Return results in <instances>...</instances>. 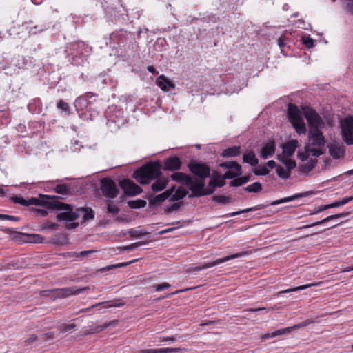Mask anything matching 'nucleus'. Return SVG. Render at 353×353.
Returning a JSON list of instances; mask_svg holds the SVG:
<instances>
[{
	"mask_svg": "<svg viewBox=\"0 0 353 353\" xmlns=\"http://www.w3.org/2000/svg\"><path fill=\"white\" fill-rule=\"evenodd\" d=\"M262 185L260 182H254L244 188V190L248 192L258 193L262 190Z\"/></svg>",
	"mask_w": 353,
	"mask_h": 353,
	"instance_id": "obj_39",
	"label": "nucleus"
},
{
	"mask_svg": "<svg viewBox=\"0 0 353 353\" xmlns=\"http://www.w3.org/2000/svg\"><path fill=\"white\" fill-rule=\"evenodd\" d=\"M182 162L176 156L170 157L164 160L162 169L163 170L174 172L181 169Z\"/></svg>",
	"mask_w": 353,
	"mask_h": 353,
	"instance_id": "obj_17",
	"label": "nucleus"
},
{
	"mask_svg": "<svg viewBox=\"0 0 353 353\" xmlns=\"http://www.w3.org/2000/svg\"><path fill=\"white\" fill-rule=\"evenodd\" d=\"M174 189L175 185H172L169 189L166 190L165 191L155 196H154L153 194H150L148 197L149 201V206L155 207L163 203L166 199H169V197L174 192Z\"/></svg>",
	"mask_w": 353,
	"mask_h": 353,
	"instance_id": "obj_13",
	"label": "nucleus"
},
{
	"mask_svg": "<svg viewBox=\"0 0 353 353\" xmlns=\"http://www.w3.org/2000/svg\"><path fill=\"white\" fill-rule=\"evenodd\" d=\"M252 176L251 175H245L241 177H236L232 181L230 182V186L231 187H238L241 186L243 184L247 183L248 181H251Z\"/></svg>",
	"mask_w": 353,
	"mask_h": 353,
	"instance_id": "obj_31",
	"label": "nucleus"
},
{
	"mask_svg": "<svg viewBox=\"0 0 353 353\" xmlns=\"http://www.w3.org/2000/svg\"><path fill=\"white\" fill-rule=\"evenodd\" d=\"M352 201H353V196H345V197L343 198L340 201H334L332 203H330V206H331V208H336V207H339V206H341V205H345V204H347L349 202H351Z\"/></svg>",
	"mask_w": 353,
	"mask_h": 353,
	"instance_id": "obj_43",
	"label": "nucleus"
},
{
	"mask_svg": "<svg viewBox=\"0 0 353 353\" xmlns=\"http://www.w3.org/2000/svg\"><path fill=\"white\" fill-rule=\"evenodd\" d=\"M250 252H249V251H243V252H239L236 254H231L230 256H227L221 258V259H216V260L211 261V262L204 263L201 265L195 267L194 270L196 271H200V270H202L204 269H208V268H212L213 266L219 265L222 263L230 261L231 259H234L236 258H239V257L248 255L250 254Z\"/></svg>",
	"mask_w": 353,
	"mask_h": 353,
	"instance_id": "obj_9",
	"label": "nucleus"
},
{
	"mask_svg": "<svg viewBox=\"0 0 353 353\" xmlns=\"http://www.w3.org/2000/svg\"><path fill=\"white\" fill-rule=\"evenodd\" d=\"M41 337L45 341L52 340L54 338V332H49L48 333L43 334L41 335Z\"/></svg>",
	"mask_w": 353,
	"mask_h": 353,
	"instance_id": "obj_64",
	"label": "nucleus"
},
{
	"mask_svg": "<svg viewBox=\"0 0 353 353\" xmlns=\"http://www.w3.org/2000/svg\"><path fill=\"white\" fill-rule=\"evenodd\" d=\"M330 208H331L330 204L320 205L316 210H314L312 212H310L309 214L310 215L316 214H318V213H319L321 212H323V211H324L325 210H327V209H330Z\"/></svg>",
	"mask_w": 353,
	"mask_h": 353,
	"instance_id": "obj_59",
	"label": "nucleus"
},
{
	"mask_svg": "<svg viewBox=\"0 0 353 353\" xmlns=\"http://www.w3.org/2000/svg\"><path fill=\"white\" fill-rule=\"evenodd\" d=\"M205 181L202 182L201 186H198V185L192 186L190 188V191L192 193L188 196L189 198L193 197H200L203 196L210 195L214 193V188L209 187L205 189Z\"/></svg>",
	"mask_w": 353,
	"mask_h": 353,
	"instance_id": "obj_16",
	"label": "nucleus"
},
{
	"mask_svg": "<svg viewBox=\"0 0 353 353\" xmlns=\"http://www.w3.org/2000/svg\"><path fill=\"white\" fill-rule=\"evenodd\" d=\"M341 125L343 140L348 145H353V117L344 119Z\"/></svg>",
	"mask_w": 353,
	"mask_h": 353,
	"instance_id": "obj_7",
	"label": "nucleus"
},
{
	"mask_svg": "<svg viewBox=\"0 0 353 353\" xmlns=\"http://www.w3.org/2000/svg\"><path fill=\"white\" fill-rule=\"evenodd\" d=\"M187 166L192 174L193 185L201 186L202 182L210 176L211 168L206 163L191 160Z\"/></svg>",
	"mask_w": 353,
	"mask_h": 353,
	"instance_id": "obj_2",
	"label": "nucleus"
},
{
	"mask_svg": "<svg viewBox=\"0 0 353 353\" xmlns=\"http://www.w3.org/2000/svg\"><path fill=\"white\" fill-rule=\"evenodd\" d=\"M57 108L61 109L63 112H65L67 114H70V106L68 105V103L62 101V100H59L58 102H57Z\"/></svg>",
	"mask_w": 353,
	"mask_h": 353,
	"instance_id": "obj_53",
	"label": "nucleus"
},
{
	"mask_svg": "<svg viewBox=\"0 0 353 353\" xmlns=\"http://www.w3.org/2000/svg\"><path fill=\"white\" fill-rule=\"evenodd\" d=\"M307 195H308V194L307 192L296 194H294V195L290 196H287V197H284V198L279 199V200L274 201L272 203H270V205H279V204H281V203H285V202L292 201H294L296 199L302 198V197L306 196Z\"/></svg>",
	"mask_w": 353,
	"mask_h": 353,
	"instance_id": "obj_26",
	"label": "nucleus"
},
{
	"mask_svg": "<svg viewBox=\"0 0 353 353\" xmlns=\"http://www.w3.org/2000/svg\"><path fill=\"white\" fill-rule=\"evenodd\" d=\"M330 155L335 159L343 158L345 155V147L336 143L331 144L328 146Z\"/></svg>",
	"mask_w": 353,
	"mask_h": 353,
	"instance_id": "obj_22",
	"label": "nucleus"
},
{
	"mask_svg": "<svg viewBox=\"0 0 353 353\" xmlns=\"http://www.w3.org/2000/svg\"><path fill=\"white\" fill-rule=\"evenodd\" d=\"M39 337L36 334H31L28 339L24 341V343L26 345H30L32 343L37 341Z\"/></svg>",
	"mask_w": 353,
	"mask_h": 353,
	"instance_id": "obj_61",
	"label": "nucleus"
},
{
	"mask_svg": "<svg viewBox=\"0 0 353 353\" xmlns=\"http://www.w3.org/2000/svg\"><path fill=\"white\" fill-rule=\"evenodd\" d=\"M213 201L220 204H226L232 202L231 198L227 196L216 195L212 197Z\"/></svg>",
	"mask_w": 353,
	"mask_h": 353,
	"instance_id": "obj_44",
	"label": "nucleus"
},
{
	"mask_svg": "<svg viewBox=\"0 0 353 353\" xmlns=\"http://www.w3.org/2000/svg\"><path fill=\"white\" fill-rule=\"evenodd\" d=\"M276 172L278 174V176L283 179H286L289 178L291 174V172L289 170H285L284 168H283L281 165L276 167Z\"/></svg>",
	"mask_w": 353,
	"mask_h": 353,
	"instance_id": "obj_45",
	"label": "nucleus"
},
{
	"mask_svg": "<svg viewBox=\"0 0 353 353\" xmlns=\"http://www.w3.org/2000/svg\"><path fill=\"white\" fill-rule=\"evenodd\" d=\"M312 141V145L317 148H322L325 144V140L323 136L321 137H312L309 138Z\"/></svg>",
	"mask_w": 353,
	"mask_h": 353,
	"instance_id": "obj_40",
	"label": "nucleus"
},
{
	"mask_svg": "<svg viewBox=\"0 0 353 353\" xmlns=\"http://www.w3.org/2000/svg\"><path fill=\"white\" fill-rule=\"evenodd\" d=\"M278 159L281 161L286 166L288 170H293L296 166V163L294 160L291 159H284L283 157H278Z\"/></svg>",
	"mask_w": 353,
	"mask_h": 353,
	"instance_id": "obj_41",
	"label": "nucleus"
},
{
	"mask_svg": "<svg viewBox=\"0 0 353 353\" xmlns=\"http://www.w3.org/2000/svg\"><path fill=\"white\" fill-rule=\"evenodd\" d=\"M242 173V171L236 172V171H232V170H228L226 171L221 177L224 181L226 179H235L237 176H239Z\"/></svg>",
	"mask_w": 353,
	"mask_h": 353,
	"instance_id": "obj_47",
	"label": "nucleus"
},
{
	"mask_svg": "<svg viewBox=\"0 0 353 353\" xmlns=\"http://www.w3.org/2000/svg\"><path fill=\"white\" fill-rule=\"evenodd\" d=\"M303 42L307 48H310L314 46V40L310 37H303Z\"/></svg>",
	"mask_w": 353,
	"mask_h": 353,
	"instance_id": "obj_63",
	"label": "nucleus"
},
{
	"mask_svg": "<svg viewBox=\"0 0 353 353\" xmlns=\"http://www.w3.org/2000/svg\"><path fill=\"white\" fill-rule=\"evenodd\" d=\"M88 287L78 288L77 287H70L64 288H54L51 290H45L39 292L42 296L49 297L51 299L65 298L70 295L79 294L87 290Z\"/></svg>",
	"mask_w": 353,
	"mask_h": 353,
	"instance_id": "obj_3",
	"label": "nucleus"
},
{
	"mask_svg": "<svg viewBox=\"0 0 353 353\" xmlns=\"http://www.w3.org/2000/svg\"><path fill=\"white\" fill-rule=\"evenodd\" d=\"M73 213H77L80 216L81 214H83V222H85L94 219V212L93 210L90 207H81L73 210Z\"/></svg>",
	"mask_w": 353,
	"mask_h": 353,
	"instance_id": "obj_23",
	"label": "nucleus"
},
{
	"mask_svg": "<svg viewBox=\"0 0 353 353\" xmlns=\"http://www.w3.org/2000/svg\"><path fill=\"white\" fill-rule=\"evenodd\" d=\"M0 220L3 221H19L20 220V217L8 215V214H0Z\"/></svg>",
	"mask_w": 353,
	"mask_h": 353,
	"instance_id": "obj_58",
	"label": "nucleus"
},
{
	"mask_svg": "<svg viewBox=\"0 0 353 353\" xmlns=\"http://www.w3.org/2000/svg\"><path fill=\"white\" fill-rule=\"evenodd\" d=\"M170 178L182 185L186 186L189 190H190L192 186H194L192 176L184 172H175L171 174Z\"/></svg>",
	"mask_w": 353,
	"mask_h": 353,
	"instance_id": "obj_15",
	"label": "nucleus"
},
{
	"mask_svg": "<svg viewBox=\"0 0 353 353\" xmlns=\"http://www.w3.org/2000/svg\"><path fill=\"white\" fill-rule=\"evenodd\" d=\"M47 196L49 197L48 200L50 201V203L55 202L69 206L61 207V209L59 208H47L49 210L63 211L58 214L57 216V219L59 221H73L79 218V215L77 213H73V207L71 205L62 203L58 200L59 199H61L60 196L55 195H47Z\"/></svg>",
	"mask_w": 353,
	"mask_h": 353,
	"instance_id": "obj_4",
	"label": "nucleus"
},
{
	"mask_svg": "<svg viewBox=\"0 0 353 353\" xmlns=\"http://www.w3.org/2000/svg\"><path fill=\"white\" fill-rule=\"evenodd\" d=\"M147 203L143 199H137L128 201V206L132 209H139L144 208Z\"/></svg>",
	"mask_w": 353,
	"mask_h": 353,
	"instance_id": "obj_38",
	"label": "nucleus"
},
{
	"mask_svg": "<svg viewBox=\"0 0 353 353\" xmlns=\"http://www.w3.org/2000/svg\"><path fill=\"white\" fill-rule=\"evenodd\" d=\"M49 197L47 196V194H41L39 195V198L32 197L28 199V206L31 205L43 206L46 208H59L61 207H68V205L63 204H59L58 203L52 202L50 203V201L48 200Z\"/></svg>",
	"mask_w": 353,
	"mask_h": 353,
	"instance_id": "obj_12",
	"label": "nucleus"
},
{
	"mask_svg": "<svg viewBox=\"0 0 353 353\" xmlns=\"http://www.w3.org/2000/svg\"><path fill=\"white\" fill-rule=\"evenodd\" d=\"M276 150V143L274 140H270L266 143L261 150L260 156L262 159H265L268 157L274 155Z\"/></svg>",
	"mask_w": 353,
	"mask_h": 353,
	"instance_id": "obj_18",
	"label": "nucleus"
},
{
	"mask_svg": "<svg viewBox=\"0 0 353 353\" xmlns=\"http://www.w3.org/2000/svg\"><path fill=\"white\" fill-rule=\"evenodd\" d=\"M188 192L183 188L179 187L176 190L174 189V192L172 194V195L169 197V201L175 202L179 201L183 199L187 194Z\"/></svg>",
	"mask_w": 353,
	"mask_h": 353,
	"instance_id": "obj_24",
	"label": "nucleus"
},
{
	"mask_svg": "<svg viewBox=\"0 0 353 353\" xmlns=\"http://www.w3.org/2000/svg\"><path fill=\"white\" fill-rule=\"evenodd\" d=\"M168 184V179L167 178H161L157 179L154 183H153L151 185V189L154 192H161L165 189Z\"/></svg>",
	"mask_w": 353,
	"mask_h": 353,
	"instance_id": "obj_27",
	"label": "nucleus"
},
{
	"mask_svg": "<svg viewBox=\"0 0 353 353\" xmlns=\"http://www.w3.org/2000/svg\"><path fill=\"white\" fill-rule=\"evenodd\" d=\"M156 291H162L166 290L170 287V285L168 283H162L161 284H158L153 286Z\"/></svg>",
	"mask_w": 353,
	"mask_h": 353,
	"instance_id": "obj_62",
	"label": "nucleus"
},
{
	"mask_svg": "<svg viewBox=\"0 0 353 353\" xmlns=\"http://www.w3.org/2000/svg\"><path fill=\"white\" fill-rule=\"evenodd\" d=\"M98 305H103V308L107 309V308L113 307H120L121 305V304L116 303L115 301H110V302L100 303L98 304ZM96 306H97V305H93L88 309H94V307Z\"/></svg>",
	"mask_w": 353,
	"mask_h": 353,
	"instance_id": "obj_52",
	"label": "nucleus"
},
{
	"mask_svg": "<svg viewBox=\"0 0 353 353\" xmlns=\"http://www.w3.org/2000/svg\"><path fill=\"white\" fill-rule=\"evenodd\" d=\"M321 126H312L310 127V130L308 133V137L311 138L312 137H321L323 136L321 131L319 130V128Z\"/></svg>",
	"mask_w": 353,
	"mask_h": 353,
	"instance_id": "obj_51",
	"label": "nucleus"
},
{
	"mask_svg": "<svg viewBox=\"0 0 353 353\" xmlns=\"http://www.w3.org/2000/svg\"><path fill=\"white\" fill-rule=\"evenodd\" d=\"M118 320H113L109 323H105L101 325H97L94 327H91L90 330L92 333L99 332L109 326H115L118 324Z\"/></svg>",
	"mask_w": 353,
	"mask_h": 353,
	"instance_id": "obj_35",
	"label": "nucleus"
},
{
	"mask_svg": "<svg viewBox=\"0 0 353 353\" xmlns=\"http://www.w3.org/2000/svg\"><path fill=\"white\" fill-rule=\"evenodd\" d=\"M268 205H269V204H259V205L252 207V208H246V209H244V210H242L240 211L229 213V214H226L225 216H228V217L234 216L236 215H238V214H240L242 213H245V212H248L256 211L258 210L263 209V208L268 207Z\"/></svg>",
	"mask_w": 353,
	"mask_h": 353,
	"instance_id": "obj_29",
	"label": "nucleus"
},
{
	"mask_svg": "<svg viewBox=\"0 0 353 353\" xmlns=\"http://www.w3.org/2000/svg\"><path fill=\"white\" fill-rule=\"evenodd\" d=\"M76 327V325L74 323H70L68 325L66 324H62L59 326V330L61 333H64L68 331H70L72 329H74Z\"/></svg>",
	"mask_w": 353,
	"mask_h": 353,
	"instance_id": "obj_57",
	"label": "nucleus"
},
{
	"mask_svg": "<svg viewBox=\"0 0 353 353\" xmlns=\"http://www.w3.org/2000/svg\"><path fill=\"white\" fill-rule=\"evenodd\" d=\"M143 245H144L143 242L139 241V242H136V243H132L130 245L124 246V247L121 248V250H132L136 249L137 248Z\"/></svg>",
	"mask_w": 353,
	"mask_h": 353,
	"instance_id": "obj_56",
	"label": "nucleus"
},
{
	"mask_svg": "<svg viewBox=\"0 0 353 353\" xmlns=\"http://www.w3.org/2000/svg\"><path fill=\"white\" fill-rule=\"evenodd\" d=\"M181 351V348H161V349H148L141 351V353H176Z\"/></svg>",
	"mask_w": 353,
	"mask_h": 353,
	"instance_id": "obj_30",
	"label": "nucleus"
},
{
	"mask_svg": "<svg viewBox=\"0 0 353 353\" xmlns=\"http://www.w3.org/2000/svg\"><path fill=\"white\" fill-rule=\"evenodd\" d=\"M101 190L103 195L110 199L116 198L119 192L115 182L110 178H103L101 180Z\"/></svg>",
	"mask_w": 353,
	"mask_h": 353,
	"instance_id": "obj_8",
	"label": "nucleus"
},
{
	"mask_svg": "<svg viewBox=\"0 0 353 353\" xmlns=\"http://www.w3.org/2000/svg\"><path fill=\"white\" fill-rule=\"evenodd\" d=\"M349 214H350L349 212H342V213L330 215V216H328L327 217H326V218H325V219H322L321 221L314 222V223H313L312 224L305 225L301 226V227L299 228V229H304V228L314 227V226L319 225H322V224H324L325 223H327L330 221L336 220V219H338L339 218L347 216V215H349Z\"/></svg>",
	"mask_w": 353,
	"mask_h": 353,
	"instance_id": "obj_19",
	"label": "nucleus"
},
{
	"mask_svg": "<svg viewBox=\"0 0 353 353\" xmlns=\"http://www.w3.org/2000/svg\"><path fill=\"white\" fill-rule=\"evenodd\" d=\"M253 172L257 176H265L270 172V170L265 165H259L257 168L253 170Z\"/></svg>",
	"mask_w": 353,
	"mask_h": 353,
	"instance_id": "obj_49",
	"label": "nucleus"
},
{
	"mask_svg": "<svg viewBox=\"0 0 353 353\" xmlns=\"http://www.w3.org/2000/svg\"><path fill=\"white\" fill-rule=\"evenodd\" d=\"M241 154L240 146H232L223 150L221 156L224 157H234Z\"/></svg>",
	"mask_w": 353,
	"mask_h": 353,
	"instance_id": "obj_28",
	"label": "nucleus"
},
{
	"mask_svg": "<svg viewBox=\"0 0 353 353\" xmlns=\"http://www.w3.org/2000/svg\"><path fill=\"white\" fill-rule=\"evenodd\" d=\"M157 85L164 92H168L170 89H174V82L168 79L165 75H160L156 80Z\"/></svg>",
	"mask_w": 353,
	"mask_h": 353,
	"instance_id": "obj_20",
	"label": "nucleus"
},
{
	"mask_svg": "<svg viewBox=\"0 0 353 353\" xmlns=\"http://www.w3.org/2000/svg\"><path fill=\"white\" fill-rule=\"evenodd\" d=\"M288 116L298 134H301L306 132V126L302 118L301 112L296 105L293 103L288 104Z\"/></svg>",
	"mask_w": 353,
	"mask_h": 353,
	"instance_id": "obj_5",
	"label": "nucleus"
},
{
	"mask_svg": "<svg viewBox=\"0 0 353 353\" xmlns=\"http://www.w3.org/2000/svg\"><path fill=\"white\" fill-rule=\"evenodd\" d=\"M302 110L310 127L324 126L323 119L316 110L307 106L303 107Z\"/></svg>",
	"mask_w": 353,
	"mask_h": 353,
	"instance_id": "obj_10",
	"label": "nucleus"
},
{
	"mask_svg": "<svg viewBox=\"0 0 353 353\" xmlns=\"http://www.w3.org/2000/svg\"><path fill=\"white\" fill-rule=\"evenodd\" d=\"M283 148V154L285 157H292L299 147V142L297 140L289 141L281 145Z\"/></svg>",
	"mask_w": 353,
	"mask_h": 353,
	"instance_id": "obj_21",
	"label": "nucleus"
},
{
	"mask_svg": "<svg viewBox=\"0 0 353 353\" xmlns=\"http://www.w3.org/2000/svg\"><path fill=\"white\" fill-rule=\"evenodd\" d=\"M161 169L162 165L159 161L150 162L136 170L132 177L140 184H148L151 180L161 176Z\"/></svg>",
	"mask_w": 353,
	"mask_h": 353,
	"instance_id": "obj_1",
	"label": "nucleus"
},
{
	"mask_svg": "<svg viewBox=\"0 0 353 353\" xmlns=\"http://www.w3.org/2000/svg\"><path fill=\"white\" fill-rule=\"evenodd\" d=\"M27 236L29 237V241L34 243H42L45 241V238L40 234H33Z\"/></svg>",
	"mask_w": 353,
	"mask_h": 353,
	"instance_id": "obj_50",
	"label": "nucleus"
},
{
	"mask_svg": "<svg viewBox=\"0 0 353 353\" xmlns=\"http://www.w3.org/2000/svg\"><path fill=\"white\" fill-rule=\"evenodd\" d=\"M134 261H137V260L135 259V260L130 261L129 262L121 263H118V264H115V265H108V266L101 269V271L110 270H112V269L116 268L125 267V266L128 265L129 264L132 263Z\"/></svg>",
	"mask_w": 353,
	"mask_h": 353,
	"instance_id": "obj_54",
	"label": "nucleus"
},
{
	"mask_svg": "<svg viewBox=\"0 0 353 353\" xmlns=\"http://www.w3.org/2000/svg\"><path fill=\"white\" fill-rule=\"evenodd\" d=\"M183 204L184 203L183 201H179V202H175L170 205H166L164 208V213L166 214H169L174 211H177L181 208V206L183 205Z\"/></svg>",
	"mask_w": 353,
	"mask_h": 353,
	"instance_id": "obj_37",
	"label": "nucleus"
},
{
	"mask_svg": "<svg viewBox=\"0 0 353 353\" xmlns=\"http://www.w3.org/2000/svg\"><path fill=\"white\" fill-rule=\"evenodd\" d=\"M67 238L64 234H59L55 236L50 240V243L55 245H63L66 243Z\"/></svg>",
	"mask_w": 353,
	"mask_h": 353,
	"instance_id": "obj_46",
	"label": "nucleus"
},
{
	"mask_svg": "<svg viewBox=\"0 0 353 353\" xmlns=\"http://www.w3.org/2000/svg\"><path fill=\"white\" fill-rule=\"evenodd\" d=\"M225 181L223 179L218 176L210 179L208 183V186L211 188H221L224 186Z\"/></svg>",
	"mask_w": 353,
	"mask_h": 353,
	"instance_id": "obj_36",
	"label": "nucleus"
},
{
	"mask_svg": "<svg viewBox=\"0 0 353 353\" xmlns=\"http://www.w3.org/2000/svg\"><path fill=\"white\" fill-rule=\"evenodd\" d=\"M243 163H249L252 166H256L259 163V159L256 158L253 150H249L243 154Z\"/></svg>",
	"mask_w": 353,
	"mask_h": 353,
	"instance_id": "obj_25",
	"label": "nucleus"
},
{
	"mask_svg": "<svg viewBox=\"0 0 353 353\" xmlns=\"http://www.w3.org/2000/svg\"><path fill=\"white\" fill-rule=\"evenodd\" d=\"M219 166L225 169L234 170L236 172L242 171L241 165L234 161L223 162L220 163Z\"/></svg>",
	"mask_w": 353,
	"mask_h": 353,
	"instance_id": "obj_33",
	"label": "nucleus"
},
{
	"mask_svg": "<svg viewBox=\"0 0 353 353\" xmlns=\"http://www.w3.org/2000/svg\"><path fill=\"white\" fill-rule=\"evenodd\" d=\"M127 233L129 234L130 235V236L136 237V238L141 237V236H145V235H147L149 234V232H148L143 230H137L133 228L129 230L127 232Z\"/></svg>",
	"mask_w": 353,
	"mask_h": 353,
	"instance_id": "obj_48",
	"label": "nucleus"
},
{
	"mask_svg": "<svg viewBox=\"0 0 353 353\" xmlns=\"http://www.w3.org/2000/svg\"><path fill=\"white\" fill-rule=\"evenodd\" d=\"M59 226V225L58 223L48 221L44 224L43 228L50 230H57Z\"/></svg>",
	"mask_w": 353,
	"mask_h": 353,
	"instance_id": "obj_60",
	"label": "nucleus"
},
{
	"mask_svg": "<svg viewBox=\"0 0 353 353\" xmlns=\"http://www.w3.org/2000/svg\"><path fill=\"white\" fill-rule=\"evenodd\" d=\"M12 200L14 203H19L23 206H28V200H26L23 198L18 196H13Z\"/></svg>",
	"mask_w": 353,
	"mask_h": 353,
	"instance_id": "obj_55",
	"label": "nucleus"
},
{
	"mask_svg": "<svg viewBox=\"0 0 353 353\" xmlns=\"http://www.w3.org/2000/svg\"><path fill=\"white\" fill-rule=\"evenodd\" d=\"M305 150L309 153H311L314 157H319L323 155L325 153V151L322 150L321 148H312L310 145H306L305 147Z\"/></svg>",
	"mask_w": 353,
	"mask_h": 353,
	"instance_id": "obj_42",
	"label": "nucleus"
},
{
	"mask_svg": "<svg viewBox=\"0 0 353 353\" xmlns=\"http://www.w3.org/2000/svg\"><path fill=\"white\" fill-rule=\"evenodd\" d=\"M119 185L128 196H136L143 192L142 188L130 179H124L120 181Z\"/></svg>",
	"mask_w": 353,
	"mask_h": 353,
	"instance_id": "obj_11",
	"label": "nucleus"
},
{
	"mask_svg": "<svg viewBox=\"0 0 353 353\" xmlns=\"http://www.w3.org/2000/svg\"><path fill=\"white\" fill-rule=\"evenodd\" d=\"M58 183L54 187L53 190L57 194L62 195H70L74 192H78V188L81 185L78 181H71L68 183H63L62 179H57Z\"/></svg>",
	"mask_w": 353,
	"mask_h": 353,
	"instance_id": "obj_6",
	"label": "nucleus"
},
{
	"mask_svg": "<svg viewBox=\"0 0 353 353\" xmlns=\"http://www.w3.org/2000/svg\"><path fill=\"white\" fill-rule=\"evenodd\" d=\"M317 161L316 159H310L307 163L300 165L299 170L304 173H308L314 168Z\"/></svg>",
	"mask_w": 353,
	"mask_h": 353,
	"instance_id": "obj_34",
	"label": "nucleus"
},
{
	"mask_svg": "<svg viewBox=\"0 0 353 353\" xmlns=\"http://www.w3.org/2000/svg\"><path fill=\"white\" fill-rule=\"evenodd\" d=\"M312 322V321L309 319L305 320V321L301 322V323L294 325V326L288 327L281 329V330H277L272 333H268V334H265L263 336V338L266 339H269V338H272V337H275L279 335L285 334L287 333H290L293 330L298 329V328H300L302 327H305V326L309 325Z\"/></svg>",
	"mask_w": 353,
	"mask_h": 353,
	"instance_id": "obj_14",
	"label": "nucleus"
},
{
	"mask_svg": "<svg viewBox=\"0 0 353 353\" xmlns=\"http://www.w3.org/2000/svg\"><path fill=\"white\" fill-rule=\"evenodd\" d=\"M317 285L318 284H316V283H311V284H307V285L297 286L295 288H288V289L283 290L277 293V295L279 296H281L284 294H288V293L294 292H299L301 290L307 289L311 286Z\"/></svg>",
	"mask_w": 353,
	"mask_h": 353,
	"instance_id": "obj_32",
	"label": "nucleus"
}]
</instances>
